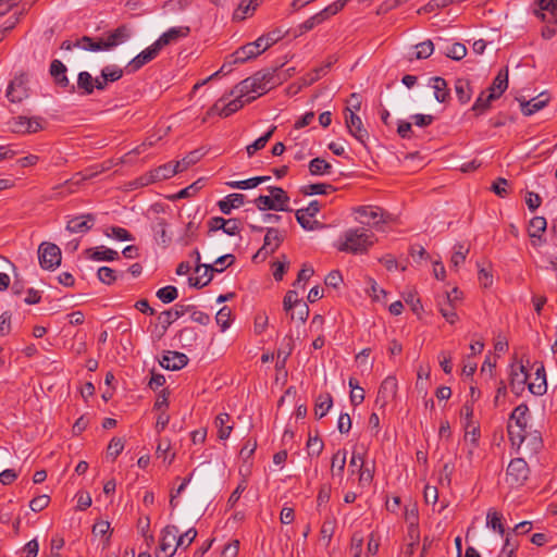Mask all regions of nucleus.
<instances>
[{
	"instance_id": "nucleus-9",
	"label": "nucleus",
	"mask_w": 557,
	"mask_h": 557,
	"mask_svg": "<svg viewBox=\"0 0 557 557\" xmlns=\"http://www.w3.org/2000/svg\"><path fill=\"white\" fill-rule=\"evenodd\" d=\"M10 129L15 134H35L44 128L42 119L38 116H15L9 121Z\"/></svg>"
},
{
	"instance_id": "nucleus-50",
	"label": "nucleus",
	"mask_w": 557,
	"mask_h": 557,
	"mask_svg": "<svg viewBox=\"0 0 557 557\" xmlns=\"http://www.w3.org/2000/svg\"><path fill=\"white\" fill-rule=\"evenodd\" d=\"M289 268V261L285 255L281 256V260L273 262L272 274L275 281H282L286 270Z\"/></svg>"
},
{
	"instance_id": "nucleus-46",
	"label": "nucleus",
	"mask_w": 557,
	"mask_h": 557,
	"mask_svg": "<svg viewBox=\"0 0 557 557\" xmlns=\"http://www.w3.org/2000/svg\"><path fill=\"white\" fill-rule=\"evenodd\" d=\"M455 91L461 103H467L471 99V87L467 79H457L455 83Z\"/></svg>"
},
{
	"instance_id": "nucleus-39",
	"label": "nucleus",
	"mask_w": 557,
	"mask_h": 557,
	"mask_svg": "<svg viewBox=\"0 0 557 557\" xmlns=\"http://www.w3.org/2000/svg\"><path fill=\"white\" fill-rule=\"evenodd\" d=\"M430 82L431 87L434 89L435 99L441 103L445 102L449 98L447 82L441 76L432 77Z\"/></svg>"
},
{
	"instance_id": "nucleus-1",
	"label": "nucleus",
	"mask_w": 557,
	"mask_h": 557,
	"mask_svg": "<svg viewBox=\"0 0 557 557\" xmlns=\"http://www.w3.org/2000/svg\"><path fill=\"white\" fill-rule=\"evenodd\" d=\"M374 244V234L366 227L345 231L336 243L339 251L352 255L364 253Z\"/></svg>"
},
{
	"instance_id": "nucleus-54",
	"label": "nucleus",
	"mask_w": 557,
	"mask_h": 557,
	"mask_svg": "<svg viewBox=\"0 0 557 557\" xmlns=\"http://www.w3.org/2000/svg\"><path fill=\"white\" fill-rule=\"evenodd\" d=\"M199 225H200V222H195V221H190L187 223V225L185 227V232H184L183 236L181 237V240L185 246L191 244L196 239Z\"/></svg>"
},
{
	"instance_id": "nucleus-33",
	"label": "nucleus",
	"mask_w": 557,
	"mask_h": 557,
	"mask_svg": "<svg viewBox=\"0 0 557 557\" xmlns=\"http://www.w3.org/2000/svg\"><path fill=\"white\" fill-rule=\"evenodd\" d=\"M270 195L272 196L273 202L276 206V211H285L292 212L293 210L289 208V197L287 193L277 186L268 187Z\"/></svg>"
},
{
	"instance_id": "nucleus-16",
	"label": "nucleus",
	"mask_w": 557,
	"mask_h": 557,
	"mask_svg": "<svg viewBox=\"0 0 557 557\" xmlns=\"http://www.w3.org/2000/svg\"><path fill=\"white\" fill-rule=\"evenodd\" d=\"M508 88V69H502L495 76L491 87L490 94L486 96L485 104L490 106L493 100L498 99Z\"/></svg>"
},
{
	"instance_id": "nucleus-53",
	"label": "nucleus",
	"mask_w": 557,
	"mask_h": 557,
	"mask_svg": "<svg viewBox=\"0 0 557 557\" xmlns=\"http://www.w3.org/2000/svg\"><path fill=\"white\" fill-rule=\"evenodd\" d=\"M231 317H232V311L230 309V307L227 306H224L222 307L216 315H215V321L218 323V325L221 327V331L224 332L225 330H227L231 325Z\"/></svg>"
},
{
	"instance_id": "nucleus-18",
	"label": "nucleus",
	"mask_w": 557,
	"mask_h": 557,
	"mask_svg": "<svg viewBox=\"0 0 557 557\" xmlns=\"http://www.w3.org/2000/svg\"><path fill=\"white\" fill-rule=\"evenodd\" d=\"M529 380V373L524 364L519 366L512 364L510 371V388L516 395H520L525 387Z\"/></svg>"
},
{
	"instance_id": "nucleus-43",
	"label": "nucleus",
	"mask_w": 557,
	"mask_h": 557,
	"mask_svg": "<svg viewBox=\"0 0 557 557\" xmlns=\"http://www.w3.org/2000/svg\"><path fill=\"white\" fill-rule=\"evenodd\" d=\"M332 164L324 159L314 158L309 162V172L311 175H329L332 173Z\"/></svg>"
},
{
	"instance_id": "nucleus-31",
	"label": "nucleus",
	"mask_w": 557,
	"mask_h": 557,
	"mask_svg": "<svg viewBox=\"0 0 557 557\" xmlns=\"http://www.w3.org/2000/svg\"><path fill=\"white\" fill-rule=\"evenodd\" d=\"M549 98L544 92L540 94L537 97L532 98L528 101L520 102L521 112L529 116L537 111L542 110L548 102Z\"/></svg>"
},
{
	"instance_id": "nucleus-19",
	"label": "nucleus",
	"mask_w": 557,
	"mask_h": 557,
	"mask_svg": "<svg viewBox=\"0 0 557 557\" xmlns=\"http://www.w3.org/2000/svg\"><path fill=\"white\" fill-rule=\"evenodd\" d=\"M190 33L188 26H174L164 32L154 42L162 50L165 46L177 42L186 38Z\"/></svg>"
},
{
	"instance_id": "nucleus-30",
	"label": "nucleus",
	"mask_w": 557,
	"mask_h": 557,
	"mask_svg": "<svg viewBox=\"0 0 557 557\" xmlns=\"http://www.w3.org/2000/svg\"><path fill=\"white\" fill-rule=\"evenodd\" d=\"M245 199L246 197L243 194H230L218 201V207L223 214L228 215L233 209L242 207L245 203Z\"/></svg>"
},
{
	"instance_id": "nucleus-61",
	"label": "nucleus",
	"mask_w": 557,
	"mask_h": 557,
	"mask_svg": "<svg viewBox=\"0 0 557 557\" xmlns=\"http://www.w3.org/2000/svg\"><path fill=\"white\" fill-rule=\"evenodd\" d=\"M434 51V45L431 40H425L416 45L414 58L417 60L429 58Z\"/></svg>"
},
{
	"instance_id": "nucleus-41",
	"label": "nucleus",
	"mask_w": 557,
	"mask_h": 557,
	"mask_svg": "<svg viewBox=\"0 0 557 557\" xmlns=\"http://www.w3.org/2000/svg\"><path fill=\"white\" fill-rule=\"evenodd\" d=\"M230 414L227 413H220L215 418V426L218 428V437L220 440H227L231 435V432L233 430V426L228 424L230 422Z\"/></svg>"
},
{
	"instance_id": "nucleus-42",
	"label": "nucleus",
	"mask_w": 557,
	"mask_h": 557,
	"mask_svg": "<svg viewBox=\"0 0 557 557\" xmlns=\"http://www.w3.org/2000/svg\"><path fill=\"white\" fill-rule=\"evenodd\" d=\"M347 451L345 449H338L332 457L331 471L332 474L343 478V473L346 466Z\"/></svg>"
},
{
	"instance_id": "nucleus-36",
	"label": "nucleus",
	"mask_w": 557,
	"mask_h": 557,
	"mask_svg": "<svg viewBox=\"0 0 557 557\" xmlns=\"http://www.w3.org/2000/svg\"><path fill=\"white\" fill-rule=\"evenodd\" d=\"M260 2L261 0H242L237 9L234 11V20L243 21L252 15Z\"/></svg>"
},
{
	"instance_id": "nucleus-26",
	"label": "nucleus",
	"mask_w": 557,
	"mask_h": 557,
	"mask_svg": "<svg viewBox=\"0 0 557 557\" xmlns=\"http://www.w3.org/2000/svg\"><path fill=\"white\" fill-rule=\"evenodd\" d=\"M335 62H336V59L334 57H329L327 60L321 66L313 69L311 72L307 73L306 75H304L301 77V85L310 86V85L314 84L322 76L326 75V73L333 66V64Z\"/></svg>"
},
{
	"instance_id": "nucleus-7",
	"label": "nucleus",
	"mask_w": 557,
	"mask_h": 557,
	"mask_svg": "<svg viewBox=\"0 0 557 557\" xmlns=\"http://www.w3.org/2000/svg\"><path fill=\"white\" fill-rule=\"evenodd\" d=\"M178 533L180 530L176 525H166L162 530L159 548L156 553L157 557H172L175 554L178 548L176 547Z\"/></svg>"
},
{
	"instance_id": "nucleus-23",
	"label": "nucleus",
	"mask_w": 557,
	"mask_h": 557,
	"mask_svg": "<svg viewBox=\"0 0 557 557\" xmlns=\"http://www.w3.org/2000/svg\"><path fill=\"white\" fill-rule=\"evenodd\" d=\"M49 72L57 85L69 88L71 92L75 90V86L70 85V81L66 76V66L60 60L55 59L51 62Z\"/></svg>"
},
{
	"instance_id": "nucleus-6",
	"label": "nucleus",
	"mask_w": 557,
	"mask_h": 557,
	"mask_svg": "<svg viewBox=\"0 0 557 557\" xmlns=\"http://www.w3.org/2000/svg\"><path fill=\"white\" fill-rule=\"evenodd\" d=\"M285 239V232H281L275 227H265V235L262 247L255 255V259H265L268 256L274 253Z\"/></svg>"
},
{
	"instance_id": "nucleus-25",
	"label": "nucleus",
	"mask_w": 557,
	"mask_h": 557,
	"mask_svg": "<svg viewBox=\"0 0 557 557\" xmlns=\"http://www.w3.org/2000/svg\"><path fill=\"white\" fill-rule=\"evenodd\" d=\"M95 222V216L91 213L83 214L71 219L67 222L66 230L71 233H86Z\"/></svg>"
},
{
	"instance_id": "nucleus-62",
	"label": "nucleus",
	"mask_w": 557,
	"mask_h": 557,
	"mask_svg": "<svg viewBox=\"0 0 557 557\" xmlns=\"http://www.w3.org/2000/svg\"><path fill=\"white\" fill-rule=\"evenodd\" d=\"M323 448L324 444L319 436H309L307 442V451L309 456H320Z\"/></svg>"
},
{
	"instance_id": "nucleus-2",
	"label": "nucleus",
	"mask_w": 557,
	"mask_h": 557,
	"mask_svg": "<svg viewBox=\"0 0 557 557\" xmlns=\"http://www.w3.org/2000/svg\"><path fill=\"white\" fill-rule=\"evenodd\" d=\"M274 70H261L247 77L234 87V92L240 96H256V99L268 92L276 84Z\"/></svg>"
},
{
	"instance_id": "nucleus-48",
	"label": "nucleus",
	"mask_w": 557,
	"mask_h": 557,
	"mask_svg": "<svg viewBox=\"0 0 557 557\" xmlns=\"http://www.w3.org/2000/svg\"><path fill=\"white\" fill-rule=\"evenodd\" d=\"M280 33L278 32H272L265 35L260 36L256 41L257 47L259 48L260 52H264L267 49L272 47L278 39H280Z\"/></svg>"
},
{
	"instance_id": "nucleus-8",
	"label": "nucleus",
	"mask_w": 557,
	"mask_h": 557,
	"mask_svg": "<svg viewBox=\"0 0 557 557\" xmlns=\"http://www.w3.org/2000/svg\"><path fill=\"white\" fill-rule=\"evenodd\" d=\"M530 474V469L523 458H515L510 460L506 475L507 482L511 486H521L525 483Z\"/></svg>"
},
{
	"instance_id": "nucleus-28",
	"label": "nucleus",
	"mask_w": 557,
	"mask_h": 557,
	"mask_svg": "<svg viewBox=\"0 0 557 557\" xmlns=\"http://www.w3.org/2000/svg\"><path fill=\"white\" fill-rule=\"evenodd\" d=\"M201 268H203V273L197 277H190L189 283L191 286L196 288H201L208 285L212 281V272H223V268H213L211 264H198L196 268V272L199 273Z\"/></svg>"
},
{
	"instance_id": "nucleus-58",
	"label": "nucleus",
	"mask_w": 557,
	"mask_h": 557,
	"mask_svg": "<svg viewBox=\"0 0 557 557\" xmlns=\"http://www.w3.org/2000/svg\"><path fill=\"white\" fill-rule=\"evenodd\" d=\"M332 404H333V401H332V397L330 394H326V396L324 398L322 396H320L315 404V408H314L315 416L318 418H323L331 409Z\"/></svg>"
},
{
	"instance_id": "nucleus-60",
	"label": "nucleus",
	"mask_w": 557,
	"mask_h": 557,
	"mask_svg": "<svg viewBox=\"0 0 557 557\" xmlns=\"http://www.w3.org/2000/svg\"><path fill=\"white\" fill-rule=\"evenodd\" d=\"M123 76V70L116 65H108L101 70V77H104L108 83L119 81Z\"/></svg>"
},
{
	"instance_id": "nucleus-49",
	"label": "nucleus",
	"mask_w": 557,
	"mask_h": 557,
	"mask_svg": "<svg viewBox=\"0 0 557 557\" xmlns=\"http://www.w3.org/2000/svg\"><path fill=\"white\" fill-rule=\"evenodd\" d=\"M460 414L463 419L465 432L471 430L473 426H479L473 421V405L470 401H466L461 407Z\"/></svg>"
},
{
	"instance_id": "nucleus-38",
	"label": "nucleus",
	"mask_w": 557,
	"mask_h": 557,
	"mask_svg": "<svg viewBox=\"0 0 557 557\" xmlns=\"http://www.w3.org/2000/svg\"><path fill=\"white\" fill-rule=\"evenodd\" d=\"M104 45H106L104 39H102V38L94 39L89 36H83L81 39H78L74 42V46H76L83 50L94 51V52L108 51Z\"/></svg>"
},
{
	"instance_id": "nucleus-5",
	"label": "nucleus",
	"mask_w": 557,
	"mask_h": 557,
	"mask_svg": "<svg viewBox=\"0 0 557 557\" xmlns=\"http://www.w3.org/2000/svg\"><path fill=\"white\" fill-rule=\"evenodd\" d=\"M61 249L52 243L44 242L38 247V260L44 270H54L61 263Z\"/></svg>"
},
{
	"instance_id": "nucleus-27",
	"label": "nucleus",
	"mask_w": 557,
	"mask_h": 557,
	"mask_svg": "<svg viewBox=\"0 0 557 557\" xmlns=\"http://www.w3.org/2000/svg\"><path fill=\"white\" fill-rule=\"evenodd\" d=\"M188 363V357L178 351H169L163 356L160 364L166 370H181Z\"/></svg>"
},
{
	"instance_id": "nucleus-4",
	"label": "nucleus",
	"mask_w": 557,
	"mask_h": 557,
	"mask_svg": "<svg viewBox=\"0 0 557 557\" xmlns=\"http://www.w3.org/2000/svg\"><path fill=\"white\" fill-rule=\"evenodd\" d=\"M230 96H234L235 98L225 102V98L222 97L213 104L211 111L218 113L222 117H227L240 110L246 103H250L256 100V96H240L235 94L234 88L231 90Z\"/></svg>"
},
{
	"instance_id": "nucleus-56",
	"label": "nucleus",
	"mask_w": 557,
	"mask_h": 557,
	"mask_svg": "<svg viewBox=\"0 0 557 557\" xmlns=\"http://www.w3.org/2000/svg\"><path fill=\"white\" fill-rule=\"evenodd\" d=\"M347 3V0H337L333 2L332 4L327 5L317 14H321V22L323 23L326 21L330 16L335 15L338 13Z\"/></svg>"
},
{
	"instance_id": "nucleus-52",
	"label": "nucleus",
	"mask_w": 557,
	"mask_h": 557,
	"mask_svg": "<svg viewBox=\"0 0 557 557\" xmlns=\"http://www.w3.org/2000/svg\"><path fill=\"white\" fill-rule=\"evenodd\" d=\"M469 252V248L463 244H456L454 246V253L451 256V265L454 268H458L466 260V257Z\"/></svg>"
},
{
	"instance_id": "nucleus-11",
	"label": "nucleus",
	"mask_w": 557,
	"mask_h": 557,
	"mask_svg": "<svg viewBox=\"0 0 557 557\" xmlns=\"http://www.w3.org/2000/svg\"><path fill=\"white\" fill-rule=\"evenodd\" d=\"M134 35V27L131 24H121L116 28L107 33L104 46L108 51L113 50L120 45L127 42Z\"/></svg>"
},
{
	"instance_id": "nucleus-35",
	"label": "nucleus",
	"mask_w": 557,
	"mask_h": 557,
	"mask_svg": "<svg viewBox=\"0 0 557 557\" xmlns=\"http://www.w3.org/2000/svg\"><path fill=\"white\" fill-rule=\"evenodd\" d=\"M168 222L163 218H157L152 224V232L158 244L168 247L171 243V236L168 234Z\"/></svg>"
},
{
	"instance_id": "nucleus-40",
	"label": "nucleus",
	"mask_w": 557,
	"mask_h": 557,
	"mask_svg": "<svg viewBox=\"0 0 557 557\" xmlns=\"http://www.w3.org/2000/svg\"><path fill=\"white\" fill-rule=\"evenodd\" d=\"M335 187L333 185L325 183L309 184L300 188L301 194L305 196L327 195L330 193H333Z\"/></svg>"
},
{
	"instance_id": "nucleus-34",
	"label": "nucleus",
	"mask_w": 557,
	"mask_h": 557,
	"mask_svg": "<svg viewBox=\"0 0 557 557\" xmlns=\"http://www.w3.org/2000/svg\"><path fill=\"white\" fill-rule=\"evenodd\" d=\"M480 436V426H473L471 430L465 432V442L467 445L466 457L469 460V462H471L474 458L475 450L479 446Z\"/></svg>"
},
{
	"instance_id": "nucleus-21",
	"label": "nucleus",
	"mask_w": 557,
	"mask_h": 557,
	"mask_svg": "<svg viewBox=\"0 0 557 557\" xmlns=\"http://www.w3.org/2000/svg\"><path fill=\"white\" fill-rule=\"evenodd\" d=\"M397 392V381L394 376H387L381 384L375 404L384 408L392 400Z\"/></svg>"
},
{
	"instance_id": "nucleus-64",
	"label": "nucleus",
	"mask_w": 557,
	"mask_h": 557,
	"mask_svg": "<svg viewBox=\"0 0 557 557\" xmlns=\"http://www.w3.org/2000/svg\"><path fill=\"white\" fill-rule=\"evenodd\" d=\"M309 317V307L306 302L300 301L290 312V319H297L301 323H305Z\"/></svg>"
},
{
	"instance_id": "nucleus-45",
	"label": "nucleus",
	"mask_w": 557,
	"mask_h": 557,
	"mask_svg": "<svg viewBox=\"0 0 557 557\" xmlns=\"http://www.w3.org/2000/svg\"><path fill=\"white\" fill-rule=\"evenodd\" d=\"M77 88L83 95H91L94 92V77L90 73L84 71L78 74Z\"/></svg>"
},
{
	"instance_id": "nucleus-10",
	"label": "nucleus",
	"mask_w": 557,
	"mask_h": 557,
	"mask_svg": "<svg viewBox=\"0 0 557 557\" xmlns=\"http://www.w3.org/2000/svg\"><path fill=\"white\" fill-rule=\"evenodd\" d=\"M28 77L26 74L16 75L7 88V98L12 103H21L28 98L29 89L27 86Z\"/></svg>"
},
{
	"instance_id": "nucleus-47",
	"label": "nucleus",
	"mask_w": 557,
	"mask_h": 557,
	"mask_svg": "<svg viewBox=\"0 0 557 557\" xmlns=\"http://www.w3.org/2000/svg\"><path fill=\"white\" fill-rule=\"evenodd\" d=\"M502 513L497 512L494 509H488L486 515V525L494 531L498 532L500 535L505 533V528L502 523Z\"/></svg>"
},
{
	"instance_id": "nucleus-15",
	"label": "nucleus",
	"mask_w": 557,
	"mask_h": 557,
	"mask_svg": "<svg viewBox=\"0 0 557 557\" xmlns=\"http://www.w3.org/2000/svg\"><path fill=\"white\" fill-rule=\"evenodd\" d=\"M319 211L320 202L318 200H312L309 202L307 208L296 211V220L302 228L312 231L319 224L318 221L313 220Z\"/></svg>"
},
{
	"instance_id": "nucleus-32",
	"label": "nucleus",
	"mask_w": 557,
	"mask_h": 557,
	"mask_svg": "<svg viewBox=\"0 0 557 557\" xmlns=\"http://www.w3.org/2000/svg\"><path fill=\"white\" fill-rule=\"evenodd\" d=\"M85 253L89 259L95 261H113L119 259V252L106 246L88 248Z\"/></svg>"
},
{
	"instance_id": "nucleus-12",
	"label": "nucleus",
	"mask_w": 557,
	"mask_h": 557,
	"mask_svg": "<svg viewBox=\"0 0 557 557\" xmlns=\"http://www.w3.org/2000/svg\"><path fill=\"white\" fill-rule=\"evenodd\" d=\"M178 164L175 162H169L162 164L154 170L150 171L146 175L139 178L140 185H149L154 182L163 181L173 177L175 174L180 173L177 169Z\"/></svg>"
},
{
	"instance_id": "nucleus-51",
	"label": "nucleus",
	"mask_w": 557,
	"mask_h": 557,
	"mask_svg": "<svg viewBox=\"0 0 557 557\" xmlns=\"http://www.w3.org/2000/svg\"><path fill=\"white\" fill-rule=\"evenodd\" d=\"M156 295L163 304H170L177 298L178 290L175 286L168 285L158 289Z\"/></svg>"
},
{
	"instance_id": "nucleus-55",
	"label": "nucleus",
	"mask_w": 557,
	"mask_h": 557,
	"mask_svg": "<svg viewBox=\"0 0 557 557\" xmlns=\"http://www.w3.org/2000/svg\"><path fill=\"white\" fill-rule=\"evenodd\" d=\"M405 518L409 522L410 536L413 537V534H416V537L418 539V509L414 506L411 509L406 508Z\"/></svg>"
},
{
	"instance_id": "nucleus-57",
	"label": "nucleus",
	"mask_w": 557,
	"mask_h": 557,
	"mask_svg": "<svg viewBox=\"0 0 557 557\" xmlns=\"http://www.w3.org/2000/svg\"><path fill=\"white\" fill-rule=\"evenodd\" d=\"M202 154L199 150H194L189 152L186 157H184L182 160L176 161L175 163L178 164L177 169L178 172H183L187 170L190 165L197 163Z\"/></svg>"
},
{
	"instance_id": "nucleus-20",
	"label": "nucleus",
	"mask_w": 557,
	"mask_h": 557,
	"mask_svg": "<svg viewBox=\"0 0 557 557\" xmlns=\"http://www.w3.org/2000/svg\"><path fill=\"white\" fill-rule=\"evenodd\" d=\"M191 309L190 305H183V304H176L172 309L164 310L159 314V320L161 322L162 326V334L166 332L169 326L183 317L184 314L188 313Z\"/></svg>"
},
{
	"instance_id": "nucleus-59",
	"label": "nucleus",
	"mask_w": 557,
	"mask_h": 557,
	"mask_svg": "<svg viewBox=\"0 0 557 557\" xmlns=\"http://www.w3.org/2000/svg\"><path fill=\"white\" fill-rule=\"evenodd\" d=\"M108 237H112L116 240L126 242L134 240V236L124 227L121 226H111L109 232L106 233Z\"/></svg>"
},
{
	"instance_id": "nucleus-14",
	"label": "nucleus",
	"mask_w": 557,
	"mask_h": 557,
	"mask_svg": "<svg viewBox=\"0 0 557 557\" xmlns=\"http://www.w3.org/2000/svg\"><path fill=\"white\" fill-rule=\"evenodd\" d=\"M160 51L161 49L159 48V46H157V44L153 42L128 62V64L126 65L127 72H137L144 65L154 60L159 55Z\"/></svg>"
},
{
	"instance_id": "nucleus-24",
	"label": "nucleus",
	"mask_w": 557,
	"mask_h": 557,
	"mask_svg": "<svg viewBox=\"0 0 557 557\" xmlns=\"http://www.w3.org/2000/svg\"><path fill=\"white\" fill-rule=\"evenodd\" d=\"M260 54L261 52L257 47L256 41L248 42L231 54L232 61L230 62V64L244 63Z\"/></svg>"
},
{
	"instance_id": "nucleus-44",
	"label": "nucleus",
	"mask_w": 557,
	"mask_h": 557,
	"mask_svg": "<svg viewBox=\"0 0 557 557\" xmlns=\"http://www.w3.org/2000/svg\"><path fill=\"white\" fill-rule=\"evenodd\" d=\"M276 129V126H272L264 135L256 139L252 144L248 145L246 147V151L248 157H252L256 151L262 149L265 147L268 141L273 136L274 131Z\"/></svg>"
},
{
	"instance_id": "nucleus-29",
	"label": "nucleus",
	"mask_w": 557,
	"mask_h": 557,
	"mask_svg": "<svg viewBox=\"0 0 557 557\" xmlns=\"http://www.w3.org/2000/svg\"><path fill=\"white\" fill-rule=\"evenodd\" d=\"M540 11H536L535 14L543 22L550 23L553 20L557 22V0H535Z\"/></svg>"
},
{
	"instance_id": "nucleus-17",
	"label": "nucleus",
	"mask_w": 557,
	"mask_h": 557,
	"mask_svg": "<svg viewBox=\"0 0 557 557\" xmlns=\"http://www.w3.org/2000/svg\"><path fill=\"white\" fill-rule=\"evenodd\" d=\"M532 368L535 370L534 377L528 383V388L533 395L542 396L547 391L545 367L543 362H534Z\"/></svg>"
},
{
	"instance_id": "nucleus-22",
	"label": "nucleus",
	"mask_w": 557,
	"mask_h": 557,
	"mask_svg": "<svg viewBox=\"0 0 557 557\" xmlns=\"http://www.w3.org/2000/svg\"><path fill=\"white\" fill-rule=\"evenodd\" d=\"M361 223L377 225L381 222H385L383 219L384 211L379 207L361 206L356 209Z\"/></svg>"
},
{
	"instance_id": "nucleus-63",
	"label": "nucleus",
	"mask_w": 557,
	"mask_h": 557,
	"mask_svg": "<svg viewBox=\"0 0 557 557\" xmlns=\"http://www.w3.org/2000/svg\"><path fill=\"white\" fill-rule=\"evenodd\" d=\"M443 301L444 302H438L440 312L448 323L454 324L458 319V315L455 311V307L453 304L449 306L447 301Z\"/></svg>"
},
{
	"instance_id": "nucleus-37",
	"label": "nucleus",
	"mask_w": 557,
	"mask_h": 557,
	"mask_svg": "<svg viewBox=\"0 0 557 557\" xmlns=\"http://www.w3.org/2000/svg\"><path fill=\"white\" fill-rule=\"evenodd\" d=\"M547 222L544 216H534L529 224V236L533 246H536L535 239H541L542 233L546 231Z\"/></svg>"
},
{
	"instance_id": "nucleus-3",
	"label": "nucleus",
	"mask_w": 557,
	"mask_h": 557,
	"mask_svg": "<svg viewBox=\"0 0 557 557\" xmlns=\"http://www.w3.org/2000/svg\"><path fill=\"white\" fill-rule=\"evenodd\" d=\"M529 408L525 404L517 406L510 414V422L507 426L508 435L513 445H522L528 438L527 435V414Z\"/></svg>"
},
{
	"instance_id": "nucleus-13",
	"label": "nucleus",
	"mask_w": 557,
	"mask_h": 557,
	"mask_svg": "<svg viewBox=\"0 0 557 557\" xmlns=\"http://www.w3.org/2000/svg\"><path fill=\"white\" fill-rule=\"evenodd\" d=\"M345 123L349 134L359 143L364 145L369 138V133L364 128L360 116H358L350 108H346L345 110Z\"/></svg>"
}]
</instances>
